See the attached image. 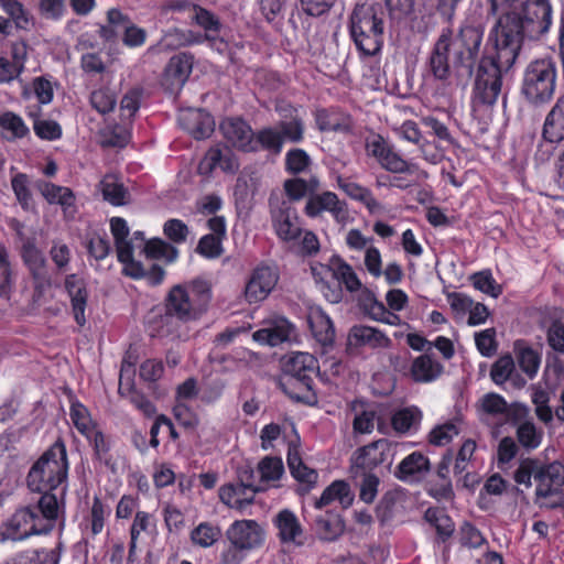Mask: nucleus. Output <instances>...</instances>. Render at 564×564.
I'll return each mask as SVG.
<instances>
[{
	"label": "nucleus",
	"mask_w": 564,
	"mask_h": 564,
	"mask_svg": "<svg viewBox=\"0 0 564 564\" xmlns=\"http://www.w3.org/2000/svg\"><path fill=\"white\" fill-rule=\"evenodd\" d=\"M110 231L115 239L118 260L123 264L129 259L128 239L130 230L127 221L121 217H112L110 219Z\"/></svg>",
	"instance_id": "50"
},
{
	"label": "nucleus",
	"mask_w": 564,
	"mask_h": 564,
	"mask_svg": "<svg viewBox=\"0 0 564 564\" xmlns=\"http://www.w3.org/2000/svg\"><path fill=\"white\" fill-rule=\"evenodd\" d=\"M429 470V458L420 452H413L400 462L395 476L402 481L411 482L424 477Z\"/></svg>",
	"instance_id": "28"
},
{
	"label": "nucleus",
	"mask_w": 564,
	"mask_h": 564,
	"mask_svg": "<svg viewBox=\"0 0 564 564\" xmlns=\"http://www.w3.org/2000/svg\"><path fill=\"white\" fill-rule=\"evenodd\" d=\"M281 133V139L284 142L300 143L304 139V122L297 116L296 110L291 109L290 119L280 120L275 124Z\"/></svg>",
	"instance_id": "47"
},
{
	"label": "nucleus",
	"mask_w": 564,
	"mask_h": 564,
	"mask_svg": "<svg viewBox=\"0 0 564 564\" xmlns=\"http://www.w3.org/2000/svg\"><path fill=\"white\" fill-rule=\"evenodd\" d=\"M441 34H444L448 44L454 65L465 67L471 73L482 43L484 28L480 24L465 23L455 34L451 29H443Z\"/></svg>",
	"instance_id": "7"
},
{
	"label": "nucleus",
	"mask_w": 564,
	"mask_h": 564,
	"mask_svg": "<svg viewBox=\"0 0 564 564\" xmlns=\"http://www.w3.org/2000/svg\"><path fill=\"white\" fill-rule=\"evenodd\" d=\"M208 301L209 291L203 283L178 284L170 290L165 299V310L176 315L180 321L193 322L206 312Z\"/></svg>",
	"instance_id": "6"
},
{
	"label": "nucleus",
	"mask_w": 564,
	"mask_h": 564,
	"mask_svg": "<svg viewBox=\"0 0 564 564\" xmlns=\"http://www.w3.org/2000/svg\"><path fill=\"white\" fill-rule=\"evenodd\" d=\"M449 55L452 56L444 34H440L429 58V69L433 78L442 84H444L451 75L448 63Z\"/></svg>",
	"instance_id": "27"
},
{
	"label": "nucleus",
	"mask_w": 564,
	"mask_h": 564,
	"mask_svg": "<svg viewBox=\"0 0 564 564\" xmlns=\"http://www.w3.org/2000/svg\"><path fill=\"white\" fill-rule=\"evenodd\" d=\"M543 138L551 143L564 140V96L557 99L547 113L543 126Z\"/></svg>",
	"instance_id": "31"
},
{
	"label": "nucleus",
	"mask_w": 564,
	"mask_h": 564,
	"mask_svg": "<svg viewBox=\"0 0 564 564\" xmlns=\"http://www.w3.org/2000/svg\"><path fill=\"white\" fill-rule=\"evenodd\" d=\"M444 367L429 354L416 357L411 366V376L416 382H432L443 372Z\"/></svg>",
	"instance_id": "35"
},
{
	"label": "nucleus",
	"mask_w": 564,
	"mask_h": 564,
	"mask_svg": "<svg viewBox=\"0 0 564 564\" xmlns=\"http://www.w3.org/2000/svg\"><path fill=\"white\" fill-rule=\"evenodd\" d=\"M59 554L54 549H33L9 558V564H58Z\"/></svg>",
	"instance_id": "43"
},
{
	"label": "nucleus",
	"mask_w": 564,
	"mask_h": 564,
	"mask_svg": "<svg viewBox=\"0 0 564 564\" xmlns=\"http://www.w3.org/2000/svg\"><path fill=\"white\" fill-rule=\"evenodd\" d=\"M11 187L18 203L25 210L33 207V196L30 189V178L24 173H17L11 178Z\"/></svg>",
	"instance_id": "59"
},
{
	"label": "nucleus",
	"mask_w": 564,
	"mask_h": 564,
	"mask_svg": "<svg viewBox=\"0 0 564 564\" xmlns=\"http://www.w3.org/2000/svg\"><path fill=\"white\" fill-rule=\"evenodd\" d=\"M505 48L495 42L496 55H486L480 59L474 87L476 102L491 106L497 101L502 88V75L514 64L521 50V47L512 50L511 58L507 61L502 57Z\"/></svg>",
	"instance_id": "5"
},
{
	"label": "nucleus",
	"mask_w": 564,
	"mask_h": 564,
	"mask_svg": "<svg viewBox=\"0 0 564 564\" xmlns=\"http://www.w3.org/2000/svg\"><path fill=\"white\" fill-rule=\"evenodd\" d=\"M98 187L104 199L113 206H122L129 202V192L116 175L104 176Z\"/></svg>",
	"instance_id": "39"
},
{
	"label": "nucleus",
	"mask_w": 564,
	"mask_h": 564,
	"mask_svg": "<svg viewBox=\"0 0 564 564\" xmlns=\"http://www.w3.org/2000/svg\"><path fill=\"white\" fill-rule=\"evenodd\" d=\"M65 514V489L59 494L44 492L35 505L22 506L3 524V541H24L47 534Z\"/></svg>",
	"instance_id": "2"
},
{
	"label": "nucleus",
	"mask_w": 564,
	"mask_h": 564,
	"mask_svg": "<svg viewBox=\"0 0 564 564\" xmlns=\"http://www.w3.org/2000/svg\"><path fill=\"white\" fill-rule=\"evenodd\" d=\"M366 152L387 172L393 174L416 175L417 178H427V173L420 170L415 163L405 161L392 145L381 135L376 134L366 141Z\"/></svg>",
	"instance_id": "10"
},
{
	"label": "nucleus",
	"mask_w": 564,
	"mask_h": 564,
	"mask_svg": "<svg viewBox=\"0 0 564 564\" xmlns=\"http://www.w3.org/2000/svg\"><path fill=\"white\" fill-rule=\"evenodd\" d=\"M200 166L208 171L220 169L224 172L234 173L239 165L229 150L223 151L219 148H212L206 152Z\"/></svg>",
	"instance_id": "40"
},
{
	"label": "nucleus",
	"mask_w": 564,
	"mask_h": 564,
	"mask_svg": "<svg viewBox=\"0 0 564 564\" xmlns=\"http://www.w3.org/2000/svg\"><path fill=\"white\" fill-rule=\"evenodd\" d=\"M226 534L231 544L246 551L259 547L264 541V531L254 520H237Z\"/></svg>",
	"instance_id": "14"
},
{
	"label": "nucleus",
	"mask_w": 564,
	"mask_h": 564,
	"mask_svg": "<svg viewBox=\"0 0 564 564\" xmlns=\"http://www.w3.org/2000/svg\"><path fill=\"white\" fill-rule=\"evenodd\" d=\"M556 68L551 58L531 62L524 72L522 94L532 104L550 100L554 94Z\"/></svg>",
	"instance_id": "9"
},
{
	"label": "nucleus",
	"mask_w": 564,
	"mask_h": 564,
	"mask_svg": "<svg viewBox=\"0 0 564 564\" xmlns=\"http://www.w3.org/2000/svg\"><path fill=\"white\" fill-rule=\"evenodd\" d=\"M220 536V528L209 522H200L191 532L192 543L204 549L213 546Z\"/></svg>",
	"instance_id": "55"
},
{
	"label": "nucleus",
	"mask_w": 564,
	"mask_h": 564,
	"mask_svg": "<svg viewBox=\"0 0 564 564\" xmlns=\"http://www.w3.org/2000/svg\"><path fill=\"white\" fill-rule=\"evenodd\" d=\"M315 528L323 540L333 541L343 533L344 523L337 513L326 512L316 518Z\"/></svg>",
	"instance_id": "53"
},
{
	"label": "nucleus",
	"mask_w": 564,
	"mask_h": 564,
	"mask_svg": "<svg viewBox=\"0 0 564 564\" xmlns=\"http://www.w3.org/2000/svg\"><path fill=\"white\" fill-rule=\"evenodd\" d=\"M471 282L475 289L492 297H498L502 293V288L492 276L489 270L476 272L471 275Z\"/></svg>",
	"instance_id": "64"
},
{
	"label": "nucleus",
	"mask_w": 564,
	"mask_h": 564,
	"mask_svg": "<svg viewBox=\"0 0 564 564\" xmlns=\"http://www.w3.org/2000/svg\"><path fill=\"white\" fill-rule=\"evenodd\" d=\"M542 465L543 463L536 458L529 457L520 460L513 474L514 481L518 485L530 488L532 486V478L536 479V474L540 473Z\"/></svg>",
	"instance_id": "58"
},
{
	"label": "nucleus",
	"mask_w": 564,
	"mask_h": 564,
	"mask_svg": "<svg viewBox=\"0 0 564 564\" xmlns=\"http://www.w3.org/2000/svg\"><path fill=\"white\" fill-rule=\"evenodd\" d=\"M281 133L276 127H265L254 133L251 152L265 150L272 154H280L283 149Z\"/></svg>",
	"instance_id": "42"
},
{
	"label": "nucleus",
	"mask_w": 564,
	"mask_h": 564,
	"mask_svg": "<svg viewBox=\"0 0 564 564\" xmlns=\"http://www.w3.org/2000/svg\"><path fill=\"white\" fill-rule=\"evenodd\" d=\"M393 457V447L388 440L375 441L359 448L354 458V469H371L384 463H391Z\"/></svg>",
	"instance_id": "15"
},
{
	"label": "nucleus",
	"mask_w": 564,
	"mask_h": 564,
	"mask_svg": "<svg viewBox=\"0 0 564 564\" xmlns=\"http://www.w3.org/2000/svg\"><path fill=\"white\" fill-rule=\"evenodd\" d=\"M319 187V181L317 177L312 176L308 181L303 178H292L284 183V189L286 195L292 200H300L307 193H312Z\"/></svg>",
	"instance_id": "61"
},
{
	"label": "nucleus",
	"mask_w": 564,
	"mask_h": 564,
	"mask_svg": "<svg viewBox=\"0 0 564 564\" xmlns=\"http://www.w3.org/2000/svg\"><path fill=\"white\" fill-rule=\"evenodd\" d=\"M323 212H328L337 223L345 224L349 214L344 202L333 192L311 195L306 202L305 213L310 217H317Z\"/></svg>",
	"instance_id": "16"
},
{
	"label": "nucleus",
	"mask_w": 564,
	"mask_h": 564,
	"mask_svg": "<svg viewBox=\"0 0 564 564\" xmlns=\"http://www.w3.org/2000/svg\"><path fill=\"white\" fill-rule=\"evenodd\" d=\"M0 128L3 138H6L8 141H14L17 139L24 138L30 132L23 119L11 111L3 112L0 116Z\"/></svg>",
	"instance_id": "51"
},
{
	"label": "nucleus",
	"mask_w": 564,
	"mask_h": 564,
	"mask_svg": "<svg viewBox=\"0 0 564 564\" xmlns=\"http://www.w3.org/2000/svg\"><path fill=\"white\" fill-rule=\"evenodd\" d=\"M360 305L364 313L376 322L391 326H398L401 323L399 315L388 310L384 304L378 301L370 292H367L365 297L361 300Z\"/></svg>",
	"instance_id": "37"
},
{
	"label": "nucleus",
	"mask_w": 564,
	"mask_h": 564,
	"mask_svg": "<svg viewBox=\"0 0 564 564\" xmlns=\"http://www.w3.org/2000/svg\"><path fill=\"white\" fill-rule=\"evenodd\" d=\"M202 42L203 36L200 34L176 28L166 31L161 40V44L170 50L199 44Z\"/></svg>",
	"instance_id": "54"
},
{
	"label": "nucleus",
	"mask_w": 564,
	"mask_h": 564,
	"mask_svg": "<svg viewBox=\"0 0 564 564\" xmlns=\"http://www.w3.org/2000/svg\"><path fill=\"white\" fill-rule=\"evenodd\" d=\"M386 10L379 2L358 3L349 15L348 31L358 53L378 55L383 47Z\"/></svg>",
	"instance_id": "3"
},
{
	"label": "nucleus",
	"mask_w": 564,
	"mask_h": 564,
	"mask_svg": "<svg viewBox=\"0 0 564 564\" xmlns=\"http://www.w3.org/2000/svg\"><path fill=\"white\" fill-rule=\"evenodd\" d=\"M0 9L15 30L29 32L35 26L33 14L20 0H0Z\"/></svg>",
	"instance_id": "29"
},
{
	"label": "nucleus",
	"mask_w": 564,
	"mask_h": 564,
	"mask_svg": "<svg viewBox=\"0 0 564 564\" xmlns=\"http://www.w3.org/2000/svg\"><path fill=\"white\" fill-rule=\"evenodd\" d=\"M347 343L350 347H369L372 349L389 348L392 344L383 332L366 325L352 326L348 333Z\"/></svg>",
	"instance_id": "21"
},
{
	"label": "nucleus",
	"mask_w": 564,
	"mask_h": 564,
	"mask_svg": "<svg viewBox=\"0 0 564 564\" xmlns=\"http://www.w3.org/2000/svg\"><path fill=\"white\" fill-rule=\"evenodd\" d=\"M517 438L525 449H535L541 445L543 431L539 430L533 422L525 421L519 424L517 429Z\"/></svg>",
	"instance_id": "60"
},
{
	"label": "nucleus",
	"mask_w": 564,
	"mask_h": 564,
	"mask_svg": "<svg viewBox=\"0 0 564 564\" xmlns=\"http://www.w3.org/2000/svg\"><path fill=\"white\" fill-rule=\"evenodd\" d=\"M273 523L278 529V535L284 543L295 542L302 534V525L295 516L289 509L281 510L273 519Z\"/></svg>",
	"instance_id": "38"
},
{
	"label": "nucleus",
	"mask_w": 564,
	"mask_h": 564,
	"mask_svg": "<svg viewBox=\"0 0 564 564\" xmlns=\"http://www.w3.org/2000/svg\"><path fill=\"white\" fill-rule=\"evenodd\" d=\"M193 68V56L187 53H180L170 58L164 80L171 90L180 89L186 83Z\"/></svg>",
	"instance_id": "23"
},
{
	"label": "nucleus",
	"mask_w": 564,
	"mask_h": 564,
	"mask_svg": "<svg viewBox=\"0 0 564 564\" xmlns=\"http://www.w3.org/2000/svg\"><path fill=\"white\" fill-rule=\"evenodd\" d=\"M191 20L205 31L204 40H215V34L220 32L221 23L210 11L196 6L192 8Z\"/></svg>",
	"instance_id": "49"
},
{
	"label": "nucleus",
	"mask_w": 564,
	"mask_h": 564,
	"mask_svg": "<svg viewBox=\"0 0 564 564\" xmlns=\"http://www.w3.org/2000/svg\"><path fill=\"white\" fill-rule=\"evenodd\" d=\"M257 474L259 476L257 485L262 486L263 490L275 486V482L279 481L284 474L282 459L278 457H264L258 464Z\"/></svg>",
	"instance_id": "41"
},
{
	"label": "nucleus",
	"mask_w": 564,
	"mask_h": 564,
	"mask_svg": "<svg viewBox=\"0 0 564 564\" xmlns=\"http://www.w3.org/2000/svg\"><path fill=\"white\" fill-rule=\"evenodd\" d=\"M272 220L276 235L284 241H292L300 237L301 228L295 210L285 202L272 212Z\"/></svg>",
	"instance_id": "24"
},
{
	"label": "nucleus",
	"mask_w": 564,
	"mask_h": 564,
	"mask_svg": "<svg viewBox=\"0 0 564 564\" xmlns=\"http://www.w3.org/2000/svg\"><path fill=\"white\" fill-rule=\"evenodd\" d=\"M110 510L99 497H94L89 514L84 519L82 525L84 530L89 531L93 536L102 532L107 517Z\"/></svg>",
	"instance_id": "46"
},
{
	"label": "nucleus",
	"mask_w": 564,
	"mask_h": 564,
	"mask_svg": "<svg viewBox=\"0 0 564 564\" xmlns=\"http://www.w3.org/2000/svg\"><path fill=\"white\" fill-rule=\"evenodd\" d=\"M317 369V359L308 352H292L284 362V371L300 380L307 388L311 387L312 376Z\"/></svg>",
	"instance_id": "20"
},
{
	"label": "nucleus",
	"mask_w": 564,
	"mask_h": 564,
	"mask_svg": "<svg viewBox=\"0 0 564 564\" xmlns=\"http://www.w3.org/2000/svg\"><path fill=\"white\" fill-rule=\"evenodd\" d=\"M279 274L275 268L270 265H258L251 272L246 286L245 299L249 304H257L264 301L275 288Z\"/></svg>",
	"instance_id": "13"
},
{
	"label": "nucleus",
	"mask_w": 564,
	"mask_h": 564,
	"mask_svg": "<svg viewBox=\"0 0 564 564\" xmlns=\"http://www.w3.org/2000/svg\"><path fill=\"white\" fill-rule=\"evenodd\" d=\"M142 256L149 259L164 260L167 263H172L177 259L178 250L162 239L154 238L148 240Z\"/></svg>",
	"instance_id": "56"
},
{
	"label": "nucleus",
	"mask_w": 564,
	"mask_h": 564,
	"mask_svg": "<svg viewBox=\"0 0 564 564\" xmlns=\"http://www.w3.org/2000/svg\"><path fill=\"white\" fill-rule=\"evenodd\" d=\"M148 240L142 231H134L128 239L129 259L123 263L122 273L132 279H141L144 268L139 258L142 257Z\"/></svg>",
	"instance_id": "26"
},
{
	"label": "nucleus",
	"mask_w": 564,
	"mask_h": 564,
	"mask_svg": "<svg viewBox=\"0 0 564 564\" xmlns=\"http://www.w3.org/2000/svg\"><path fill=\"white\" fill-rule=\"evenodd\" d=\"M220 131L227 142L243 152H251L254 132L240 118H226L220 123Z\"/></svg>",
	"instance_id": "17"
},
{
	"label": "nucleus",
	"mask_w": 564,
	"mask_h": 564,
	"mask_svg": "<svg viewBox=\"0 0 564 564\" xmlns=\"http://www.w3.org/2000/svg\"><path fill=\"white\" fill-rule=\"evenodd\" d=\"M155 529V521L152 514L145 511H138L130 529V553L137 547V542L142 532L151 533Z\"/></svg>",
	"instance_id": "62"
},
{
	"label": "nucleus",
	"mask_w": 564,
	"mask_h": 564,
	"mask_svg": "<svg viewBox=\"0 0 564 564\" xmlns=\"http://www.w3.org/2000/svg\"><path fill=\"white\" fill-rule=\"evenodd\" d=\"M178 122L197 140L210 137L215 129L213 117L202 109L188 108L182 110L178 116Z\"/></svg>",
	"instance_id": "18"
},
{
	"label": "nucleus",
	"mask_w": 564,
	"mask_h": 564,
	"mask_svg": "<svg viewBox=\"0 0 564 564\" xmlns=\"http://www.w3.org/2000/svg\"><path fill=\"white\" fill-rule=\"evenodd\" d=\"M40 191L48 204H56L62 207L65 217H74L77 212L76 196L69 187L44 183Z\"/></svg>",
	"instance_id": "25"
},
{
	"label": "nucleus",
	"mask_w": 564,
	"mask_h": 564,
	"mask_svg": "<svg viewBox=\"0 0 564 564\" xmlns=\"http://www.w3.org/2000/svg\"><path fill=\"white\" fill-rule=\"evenodd\" d=\"M480 409L488 422L495 424L513 423L524 417L528 409L519 403L508 404L498 393H487L480 399Z\"/></svg>",
	"instance_id": "12"
},
{
	"label": "nucleus",
	"mask_w": 564,
	"mask_h": 564,
	"mask_svg": "<svg viewBox=\"0 0 564 564\" xmlns=\"http://www.w3.org/2000/svg\"><path fill=\"white\" fill-rule=\"evenodd\" d=\"M490 12L497 17L492 30L494 41L505 51L508 61L524 37L536 39L549 32L553 21L551 0H489Z\"/></svg>",
	"instance_id": "1"
},
{
	"label": "nucleus",
	"mask_w": 564,
	"mask_h": 564,
	"mask_svg": "<svg viewBox=\"0 0 564 564\" xmlns=\"http://www.w3.org/2000/svg\"><path fill=\"white\" fill-rule=\"evenodd\" d=\"M513 352L520 369L530 378L533 379L541 365V355L525 340L518 339L513 343Z\"/></svg>",
	"instance_id": "32"
},
{
	"label": "nucleus",
	"mask_w": 564,
	"mask_h": 564,
	"mask_svg": "<svg viewBox=\"0 0 564 564\" xmlns=\"http://www.w3.org/2000/svg\"><path fill=\"white\" fill-rule=\"evenodd\" d=\"M307 322L315 339L322 345H329L335 338V328L329 316L321 307H311Z\"/></svg>",
	"instance_id": "30"
},
{
	"label": "nucleus",
	"mask_w": 564,
	"mask_h": 564,
	"mask_svg": "<svg viewBox=\"0 0 564 564\" xmlns=\"http://www.w3.org/2000/svg\"><path fill=\"white\" fill-rule=\"evenodd\" d=\"M183 323L184 322L180 321L176 315L165 310L164 314L155 317L151 322L150 330L153 336L180 338Z\"/></svg>",
	"instance_id": "45"
},
{
	"label": "nucleus",
	"mask_w": 564,
	"mask_h": 564,
	"mask_svg": "<svg viewBox=\"0 0 564 564\" xmlns=\"http://www.w3.org/2000/svg\"><path fill=\"white\" fill-rule=\"evenodd\" d=\"M293 327L284 317H273L263 322L262 328L252 334L254 341L271 347L278 346L286 341Z\"/></svg>",
	"instance_id": "19"
},
{
	"label": "nucleus",
	"mask_w": 564,
	"mask_h": 564,
	"mask_svg": "<svg viewBox=\"0 0 564 564\" xmlns=\"http://www.w3.org/2000/svg\"><path fill=\"white\" fill-rule=\"evenodd\" d=\"M262 490L263 487L253 479V470H245L239 481L219 488V499L226 506L242 511L253 502L256 494Z\"/></svg>",
	"instance_id": "11"
},
{
	"label": "nucleus",
	"mask_w": 564,
	"mask_h": 564,
	"mask_svg": "<svg viewBox=\"0 0 564 564\" xmlns=\"http://www.w3.org/2000/svg\"><path fill=\"white\" fill-rule=\"evenodd\" d=\"M22 258L31 271L36 285L44 286L50 284V278L45 268V259L42 252L32 243L28 242L22 248Z\"/></svg>",
	"instance_id": "33"
},
{
	"label": "nucleus",
	"mask_w": 564,
	"mask_h": 564,
	"mask_svg": "<svg viewBox=\"0 0 564 564\" xmlns=\"http://www.w3.org/2000/svg\"><path fill=\"white\" fill-rule=\"evenodd\" d=\"M337 183L338 187L345 192L347 196L364 204L369 213L376 214L382 210L381 203L377 200L369 188L341 177L338 178Z\"/></svg>",
	"instance_id": "34"
},
{
	"label": "nucleus",
	"mask_w": 564,
	"mask_h": 564,
	"mask_svg": "<svg viewBox=\"0 0 564 564\" xmlns=\"http://www.w3.org/2000/svg\"><path fill=\"white\" fill-rule=\"evenodd\" d=\"M68 462L64 443H54L32 466L28 486L33 491L59 494L67 489Z\"/></svg>",
	"instance_id": "4"
},
{
	"label": "nucleus",
	"mask_w": 564,
	"mask_h": 564,
	"mask_svg": "<svg viewBox=\"0 0 564 564\" xmlns=\"http://www.w3.org/2000/svg\"><path fill=\"white\" fill-rule=\"evenodd\" d=\"M65 289L70 299L72 312L76 323L84 326L86 323L85 311L88 301V291L84 279L77 274L65 278Z\"/></svg>",
	"instance_id": "22"
},
{
	"label": "nucleus",
	"mask_w": 564,
	"mask_h": 564,
	"mask_svg": "<svg viewBox=\"0 0 564 564\" xmlns=\"http://www.w3.org/2000/svg\"><path fill=\"white\" fill-rule=\"evenodd\" d=\"M354 477L359 486V498L366 503L375 501L380 485L379 477L368 470L355 469Z\"/></svg>",
	"instance_id": "48"
},
{
	"label": "nucleus",
	"mask_w": 564,
	"mask_h": 564,
	"mask_svg": "<svg viewBox=\"0 0 564 564\" xmlns=\"http://www.w3.org/2000/svg\"><path fill=\"white\" fill-rule=\"evenodd\" d=\"M533 502L540 509L564 508V465L561 462L543 463L536 474Z\"/></svg>",
	"instance_id": "8"
},
{
	"label": "nucleus",
	"mask_w": 564,
	"mask_h": 564,
	"mask_svg": "<svg viewBox=\"0 0 564 564\" xmlns=\"http://www.w3.org/2000/svg\"><path fill=\"white\" fill-rule=\"evenodd\" d=\"M424 519L436 529L443 541L448 539L455 530L452 519L438 508H429L424 513Z\"/></svg>",
	"instance_id": "57"
},
{
	"label": "nucleus",
	"mask_w": 564,
	"mask_h": 564,
	"mask_svg": "<svg viewBox=\"0 0 564 564\" xmlns=\"http://www.w3.org/2000/svg\"><path fill=\"white\" fill-rule=\"evenodd\" d=\"M334 501H338L343 508H348L354 501V495L349 485L344 480L333 481L314 502L316 509H322Z\"/></svg>",
	"instance_id": "36"
},
{
	"label": "nucleus",
	"mask_w": 564,
	"mask_h": 564,
	"mask_svg": "<svg viewBox=\"0 0 564 564\" xmlns=\"http://www.w3.org/2000/svg\"><path fill=\"white\" fill-rule=\"evenodd\" d=\"M69 419L74 427L83 435H88L97 426L89 410L78 400H72L69 406Z\"/></svg>",
	"instance_id": "52"
},
{
	"label": "nucleus",
	"mask_w": 564,
	"mask_h": 564,
	"mask_svg": "<svg viewBox=\"0 0 564 564\" xmlns=\"http://www.w3.org/2000/svg\"><path fill=\"white\" fill-rule=\"evenodd\" d=\"M349 292H356L362 284L352 267L341 259H335V276Z\"/></svg>",
	"instance_id": "63"
},
{
	"label": "nucleus",
	"mask_w": 564,
	"mask_h": 564,
	"mask_svg": "<svg viewBox=\"0 0 564 564\" xmlns=\"http://www.w3.org/2000/svg\"><path fill=\"white\" fill-rule=\"evenodd\" d=\"M422 420V412L416 406H406L398 410L391 417V424L395 432L405 434L416 431Z\"/></svg>",
	"instance_id": "44"
}]
</instances>
